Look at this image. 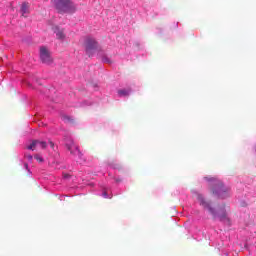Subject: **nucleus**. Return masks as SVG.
Instances as JSON below:
<instances>
[{"label": "nucleus", "instance_id": "obj_13", "mask_svg": "<svg viewBox=\"0 0 256 256\" xmlns=\"http://www.w3.org/2000/svg\"><path fill=\"white\" fill-rule=\"evenodd\" d=\"M49 143H50V147H51L52 149H55V143H53V141H49Z\"/></svg>", "mask_w": 256, "mask_h": 256}, {"label": "nucleus", "instance_id": "obj_5", "mask_svg": "<svg viewBox=\"0 0 256 256\" xmlns=\"http://www.w3.org/2000/svg\"><path fill=\"white\" fill-rule=\"evenodd\" d=\"M40 59L42 63H46L47 65L53 63V58H51V52H49V49L45 46L40 47Z\"/></svg>", "mask_w": 256, "mask_h": 256}, {"label": "nucleus", "instance_id": "obj_10", "mask_svg": "<svg viewBox=\"0 0 256 256\" xmlns=\"http://www.w3.org/2000/svg\"><path fill=\"white\" fill-rule=\"evenodd\" d=\"M56 35L59 39H65V34L63 33V31H58Z\"/></svg>", "mask_w": 256, "mask_h": 256}, {"label": "nucleus", "instance_id": "obj_15", "mask_svg": "<svg viewBox=\"0 0 256 256\" xmlns=\"http://www.w3.org/2000/svg\"><path fill=\"white\" fill-rule=\"evenodd\" d=\"M103 195L107 199V192H103Z\"/></svg>", "mask_w": 256, "mask_h": 256}, {"label": "nucleus", "instance_id": "obj_7", "mask_svg": "<svg viewBox=\"0 0 256 256\" xmlns=\"http://www.w3.org/2000/svg\"><path fill=\"white\" fill-rule=\"evenodd\" d=\"M27 149H29L30 151H35V149H47V142L33 140L32 143L27 146Z\"/></svg>", "mask_w": 256, "mask_h": 256}, {"label": "nucleus", "instance_id": "obj_9", "mask_svg": "<svg viewBox=\"0 0 256 256\" xmlns=\"http://www.w3.org/2000/svg\"><path fill=\"white\" fill-rule=\"evenodd\" d=\"M129 93H131V90H125V89L118 90L119 97H127L129 96Z\"/></svg>", "mask_w": 256, "mask_h": 256}, {"label": "nucleus", "instance_id": "obj_3", "mask_svg": "<svg viewBox=\"0 0 256 256\" xmlns=\"http://www.w3.org/2000/svg\"><path fill=\"white\" fill-rule=\"evenodd\" d=\"M58 13H75L76 7L71 0H54Z\"/></svg>", "mask_w": 256, "mask_h": 256}, {"label": "nucleus", "instance_id": "obj_12", "mask_svg": "<svg viewBox=\"0 0 256 256\" xmlns=\"http://www.w3.org/2000/svg\"><path fill=\"white\" fill-rule=\"evenodd\" d=\"M25 159L28 161H33V156L31 154H25Z\"/></svg>", "mask_w": 256, "mask_h": 256}, {"label": "nucleus", "instance_id": "obj_4", "mask_svg": "<svg viewBox=\"0 0 256 256\" xmlns=\"http://www.w3.org/2000/svg\"><path fill=\"white\" fill-rule=\"evenodd\" d=\"M84 45H85L86 53L87 55H89V57H91L93 51H95V49L99 47V43H97V41L91 37H87L85 39Z\"/></svg>", "mask_w": 256, "mask_h": 256}, {"label": "nucleus", "instance_id": "obj_1", "mask_svg": "<svg viewBox=\"0 0 256 256\" xmlns=\"http://www.w3.org/2000/svg\"><path fill=\"white\" fill-rule=\"evenodd\" d=\"M197 199L204 209H207L210 214H212L213 219H219L223 223H229V218L227 217V211L225 210V205L218 206L217 209L211 206V203L205 200L203 195L199 194Z\"/></svg>", "mask_w": 256, "mask_h": 256}, {"label": "nucleus", "instance_id": "obj_2", "mask_svg": "<svg viewBox=\"0 0 256 256\" xmlns=\"http://www.w3.org/2000/svg\"><path fill=\"white\" fill-rule=\"evenodd\" d=\"M205 181H208L211 185H213L212 193L213 195H217L220 199H225L229 197L227 194L229 189L225 187L221 180L215 177H204Z\"/></svg>", "mask_w": 256, "mask_h": 256}, {"label": "nucleus", "instance_id": "obj_8", "mask_svg": "<svg viewBox=\"0 0 256 256\" xmlns=\"http://www.w3.org/2000/svg\"><path fill=\"white\" fill-rule=\"evenodd\" d=\"M29 3L28 2H24L21 5L20 11L22 13V17H27L26 15H29Z\"/></svg>", "mask_w": 256, "mask_h": 256}, {"label": "nucleus", "instance_id": "obj_6", "mask_svg": "<svg viewBox=\"0 0 256 256\" xmlns=\"http://www.w3.org/2000/svg\"><path fill=\"white\" fill-rule=\"evenodd\" d=\"M66 149H68V151H70L71 155L74 157H79V159L83 158V153H81L79 146H77L75 142L71 141L70 143H67Z\"/></svg>", "mask_w": 256, "mask_h": 256}, {"label": "nucleus", "instance_id": "obj_11", "mask_svg": "<svg viewBox=\"0 0 256 256\" xmlns=\"http://www.w3.org/2000/svg\"><path fill=\"white\" fill-rule=\"evenodd\" d=\"M34 159H36V161H38L39 163H43V157H41L39 155H35Z\"/></svg>", "mask_w": 256, "mask_h": 256}, {"label": "nucleus", "instance_id": "obj_16", "mask_svg": "<svg viewBox=\"0 0 256 256\" xmlns=\"http://www.w3.org/2000/svg\"><path fill=\"white\" fill-rule=\"evenodd\" d=\"M25 167H28L27 164H25Z\"/></svg>", "mask_w": 256, "mask_h": 256}, {"label": "nucleus", "instance_id": "obj_14", "mask_svg": "<svg viewBox=\"0 0 256 256\" xmlns=\"http://www.w3.org/2000/svg\"><path fill=\"white\" fill-rule=\"evenodd\" d=\"M62 119H64V121H69V116H62Z\"/></svg>", "mask_w": 256, "mask_h": 256}]
</instances>
